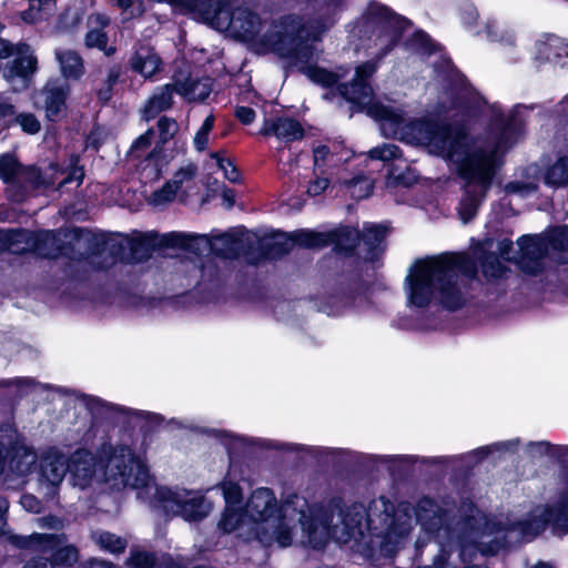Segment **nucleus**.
Instances as JSON below:
<instances>
[{"mask_svg": "<svg viewBox=\"0 0 568 568\" xmlns=\"http://www.w3.org/2000/svg\"><path fill=\"white\" fill-rule=\"evenodd\" d=\"M376 69L377 62L374 61L358 65L353 81L338 87L339 93L346 100L365 106L367 114L379 122L385 136L426 145L432 153L454 162L464 180L459 215L464 223L469 222L491 186L501 164V153L510 146L511 135L519 130L515 115L507 122L504 119L498 120L496 138L470 148L468 138L458 129L424 120L406 123L399 110L372 102V88L367 81Z\"/></svg>", "mask_w": 568, "mask_h": 568, "instance_id": "nucleus-1", "label": "nucleus"}, {"mask_svg": "<svg viewBox=\"0 0 568 568\" xmlns=\"http://www.w3.org/2000/svg\"><path fill=\"white\" fill-rule=\"evenodd\" d=\"M476 263L465 254L444 253L417 260L406 276L410 305L425 307L437 300L444 307L456 310L466 302V285L460 276L473 278Z\"/></svg>", "mask_w": 568, "mask_h": 568, "instance_id": "nucleus-2", "label": "nucleus"}, {"mask_svg": "<svg viewBox=\"0 0 568 568\" xmlns=\"http://www.w3.org/2000/svg\"><path fill=\"white\" fill-rule=\"evenodd\" d=\"M334 17L324 20L303 22L296 14H285L272 21L261 42L272 51L291 60L311 81L323 87L335 84L339 75L325 69L311 65L315 57L314 41L326 32L333 24Z\"/></svg>", "mask_w": 568, "mask_h": 568, "instance_id": "nucleus-3", "label": "nucleus"}, {"mask_svg": "<svg viewBox=\"0 0 568 568\" xmlns=\"http://www.w3.org/2000/svg\"><path fill=\"white\" fill-rule=\"evenodd\" d=\"M452 513L453 509L444 508L427 497L422 498L415 508L416 521L426 532L435 535L442 552L438 556L440 564L446 561V557L455 544L460 545L463 554H465L468 544H474L485 555L496 554L504 545L497 538L486 540L487 537L495 534L494 523H486L483 531H479L475 528L478 519L474 516L455 523Z\"/></svg>", "mask_w": 568, "mask_h": 568, "instance_id": "nucleus-4", "label": "nucleus"}, {"mask_svg": "<svg viewBox=\"0 0 568 568\" xmlns=\"http://www.w3.org/2000/svg\"><path fill=\"white\" fill-rule=\"evenodd\" d=\"M300 514V525L306 535V542L313 548H322L333 538L337 542H347L364 536L366 526V507L353 504L337 513L334 521L333 513L322 507H310L303 497H293L285 506L290 514L291 507Z\"/></svg>", "mask_w": 568, "mask_h": 568, "instance_id": "nucleus-5", "label": "nucleus"}, {"mask_svg": "<svg viewBox=\"0 0 568 568\" xmlns=\"http://www.w3.org/2000/svg\"><path fill=\"white\" fill-rule=\"evenodd\" d=\"M293 497L298 496H288L281 507L274 493L266 487L255 489L248 497L245 505L248 529L262 545L268 547L276 544L280 547H287L292 544L291 523H300V514L293 506L290 514H286L284 508Z\"/></svg>", "mask_w": 568, "mask_h": 568, "instance_id": "nucleus-6", "label": "nucleus"}, {"mask_svg": "<svg viewBox=\"0 0 568 568\" xmlns=\"http://www.w3.org/2000/svg\"><path fill=\"white\" fill-rule=\"evenodd\" d=\"M366 526L372 535L381 538V548L390 552L412 530L409 507L395 508L392 501L378 497L366 507Z\"/></svg>", "mask_w": 568, "mask_h": 568, "instance_id": "nucleus-7", "label": "nucleus"}, {"mask_svg": "<svg viewBox=\"0 0 568 568\" xmlns=\"http://www.w3.org/2000/svg\"><path fill=\"white\" fill-rule=\"evenodd\" d=\"M550 524L556 535H565L568 532V504H562L560 507L547 508L537 507L532 510L528 518L517 523L503 525L501 523H494L493 527L496 528L495 534L497 539L501 540L505 547L518 539L530 540L538 536L546 526Z\"/></svg>", "mask_w": 568, "mask_h": 568, "instance_id": "nucleus-8", "label": "nucleus"}, {"mask_svg": "<svg viewBox=\"0 0 568 568\" xmlns=\"http://www.w3.org/2000/svg\"><path fill=\"white\" fill-rule=\"evenodd\" d=\"M101 480L111 488L134 489L149 487L150 475L145 465L128 446L110 447L100 462Z\"/></svg>", "mask_w": 568, "mask_h": 568, "instance_id": "nucleus-9", "label": "nucleus"}, {"mask_svg": "<svg viewBox=\"0 0 568 568\" xmlns=\"http://www.w3.org/2000/svg\"><path fill=\"white\" fill-rule=\"evenodd\" d=\"M408 20L390 12L386 7L371 3L364 24L365 33L375 48L377 61L382 60L397 43L402 32L408 27Z\"/></svg>", "mask_w": 568, "mask_h": 568, "instance_id": "nucleus-10", "label": "nucleus"}, {"mask_svg": "<svg viewBox=\"0 0 568 568\" xmlns=\"http://www.w3.org/2000/svg\"><path fill=\"white\" fill-rule=\"evenodd\" d=\"M153 498L165 513L180 516L187 521L202 520L212 510V503L197 490L155 487Z\"/></svg>", "mask_w": 568, "mask_h": 568, "instance_id": "nucleus-11", "label": "nucleus"}, {"mask_svg": "<svg viewBox=\"0 0 568 568\" xmlns=\"http://www.w3.org/2000/svg\"><path fill=\"white\" fill-rule=\"evenodd\" d=\"M53 171V175L50 181H47L41 173L34 168H26L18 172L14 181L10 184L9 192L10 196L17 201L21 202L24 200L27 194L30 191L37 190L42 185H51L58 183V187H62L67 184L75 182V185H80L83 178L84 172L81 168L74 166L72 170L64 175L63 171L58 170L57 166H51Z\"/></svg>", "mask_w": 568, "mask_h": 568, "instance_id": "nucleus-12", "label": "nucleus"}, {"mask_svg": "<svg viewBox=\"0 0 568 568\" xmlns=\"http://www.w3.org/2000/svg\"><path fill=\"white\" fill-rule=\"evenodd\" d=\"M63 535L32 534L21 539L20 546L34 552L49 555L54 565L71 566L78 560V550L73 546H62Z\"/></svg>", "mask_w": 568, "mask_h": 568, "instance_id": "nucleus-13", "label": "nucleus"}, {"mask_svg": "<svg viewBox=\"0 0 568 568\" xmlns=\"http://www.w3.org/2000/svg\"><path fill=\"white\" fill-rule=\"evenodd\" d=\"M297 241L307 248H320L331 244L345 253H351L361 244V234L357 230L343 227L328 233H316L312 231H302L297 236Z\"/></svg>", "mask_w": 568, "mask_h": 568, "instance_id": "nucleus-14", "label": "nucleus"}, {"mask_svg": "<svg viewBox=\"0 0 568 568\" xmlns=\"http://www.w3.org/2000/svg\"><path fill=\"white\" fill-rule=\"evenodd\" d=\"M16 55L13 61L4 72L8 81L20 79L21 85H27V79L37 70V58L32 54L30 47L20 43L13 45L4 39H0V59H7Z\"/></svg>", "mask_w": 568, "mask_h": 568, "instance_id": "nucleus-15", "label": "nucleus"}, {"mask_svg": "<svg viewBox=\"0 0 568 568\" xmlns=\"http://www.w3.org/2000/svg\"><path fill=\"white\" fill-rule=\"evenodd\" d=\"M263 20L248 7H236L226 18L225 28L235 38L244 41L254 40L261 32Z\"/></svg>", "mask_w": 568, "mask_h": 568, "instance_id": "nucleus-16", "label": "nucleus"}, {"mask_svg": "<svg viewBox=\"0 0 568 568\" xmlns=\"http://www.w3.org/2000/svg\"><path fill=\"white\" fill-rule=\"evenodd\" d=\"M519 253L514 257L519 268L527 274H537L544 267L547 243L537 236H523L518 242Z\"/></svg>", "mask_w": 568, "mask_h": 568, "instance_id": "nucleus-17", "label": "nucleus"}, {"mask_svg": "<svg viewBox=\"0 0 568 568\" xmlns=\"http://www.w3.org/2000/svg\"><path fill=\"white\" fill-rule=\"evenodd\" d=\"M70 93V85L62 80H50L37 94V103L41 104L50 121H55L65 111V101Z\"/></svg>", "mask_w": 568, "mask_h": 568, "instance_id": "nucleus-18", "label": "nucleus"}, {"mask_svg": "<svg viewBox=\"0 0 568 568\" xmlns=\"http://www.w3.org/2000/svg\"><path fill=\"white\" fill-rule=\"evenodd\" d=\"M68 471L72 485L81 489L89 487L95 479L101 480V471H97L95 457L85 449H79L71 455Z\"/></svg>", "mask_w": 568, "mask_h": 568, "instance_id": "nucleus-19", "label": "nucleus"}, {"mask_svg": "<svg viewBox=\"0 0 568 568\" xmlns=\"http://www.w3.org/2000/svg\"><path fill=\"white\" fill-rule=\"evenodd\" d=\"M232 0H190L184 9L194 12L202 21L216 30H223L230 16Z\"/></svg>", "mask_w": 568, "mask_h": 568, "instance_id": "nucleus-20", "label": "nucleus"}, {"mask_svg": "<svg viewBox=\"0 0 568 568\" xmlns=\"http://www.w3.org/2000/svg\"><path fill=\"white\" fill-rule=\"evenodd\" d=\"M176 93L187 101H204L211 93L210 78L193 79L189 73L179 71L173 75Z\"/></svg>", "mask_w": 568, "mask_h": 568, "instance_id": "nucleus-21", "label": "nucleus"}, {"mask_svg": "<svg viewBox=\"0 0 568 568\" xmlns=\"http://www.w3.org/2000/svg\"><path fill=\"white\" fill-rule=\"evenodd\" d=\"M261 134L274 135L278 140L292 142L301 140L304 136V130L298 121L288 116H277L264 120Z\"/></svg>", "mask_w": 568, "mask_h": 568, "instance_id": "nucleus-22", "label": "nucleus"}, {"mask_svg": "<svg viewBox=\"0 0 568 568\" xmlns=\"http://www.w3.org/2000/svg\"><path fill=\"white\" fill-rule=\"evenodd\" d=\"M65 456L55 449H50L41 458L40 476L41 479L55 487L59 486L68 473Z\"/></svg>", "mask_w": 568, "mask_h": 568, "instance_id": "nucleus-23", "label": "nucleus"}, {"mask_svg": "<svg viewBox=\"0 0 568 568\" xmlns=\"http://www.w3.org/2000/svg\"><path fill=\"white\" fill-rule=\"evenodd\" d=\"M162 59L152 47L139 45L130 58V68L144 79H151L162 70Z\"/></svg>", "mask_w": 568, "mask_h": 568, "instance_id": "nucleus-24", "label": "nucleus"}, {"mask_svg": "<svg viewBox=\"0 0 568 568\" xmlns=\"http://www.w3.org/2000/svg\"><path fill=\"white\" fill-rule=\"evenodd\" d=\"M176 92L174 81L160 87L148 100L143 114L145 120L155 118L159 113L170 109L173 104V93Z\"/></svg>", "mask_w": 568, "mask_h": 568, "instance_id": "nucleus-25", "label": "nucleus"}, {"mask_svg": "<svg viewBox=\"0 0 568 568\" xmlns=\"http://www.w3.org/2000/svg\"><path fill=\"white\" fill-rule=\"evenodd\" d=\"M9 469L19 476L29 474L37 462V454L24 445L16 444L8 448Z\"/></svg>", "mask_w": 568, "mask_h": 568, "instance_id": "nucleus-26", "label": "nucleus"}, {"mask_svg": "<svg viewBox=\"0 0 568 568\" xmlns=\"http://www.w3.org/2000/svg\"><path fill=\"white\" fill-rule=\"evenodd\" d=\"M55 60L60 65V71L65 79H80L84 73V62L81 55L73 50L57 49L54 51Z\"/></svg>", "mask_w": 568, "mask_h": 568, "instance_id": "nucleus-27", "label": "nucleus"}, {"mask_svg": "<svg viewBox=\"0 0 568 568\" xmlns=\"http://www.w3.org/2000/svg\"><path fill=\"white\" fill-rule=\"evenodd\" d=\"M247 519L246 510L242 513L234 506H226L219 526L224 532L230 534L239 531L241 536H247L250 538L254 536V534L248 529Z\"/></svg>", "mask_w": 568, "mask_h": 568, "instance_id": "nucleus-28", "label": "nucleus"}, {"mask_svg": "<svg viewBox=\"0 0 568 568\" xmlns=\"http://www.w3.org/2000/svg\"><path fill=\"white\" fill-rule=\"evenodd\" d=\"M296 232L293 235L285 233H275L272 236L261 240V247L265 250V254L270 257H278L292 250L295 244L304 246L300 243L296 236L301 233Z\"/></svg>", "mask_w": 568, "mask_h": 568, "instance_id": "nucleus-29", "label": "nucleus"}, {"mask_svg": "<svg viewBox=\"0 0 568 568\" xmlns=\"http://www.w3.org/2000/svg\"><path fill=\"white\" fill-rule=\"evenodd\" d=\"M387 229L382 225H366L364 226L363 234L361 235V243L366 247V255L374 257L376 251L379 248L384 237L386 236Z\"/></svg>", "mask_w": 568, "mask_h": 568, "instance_id": "nucleus-30", "label": "nucleus"}, {"mask_svg": "<svg viewBox=\"0 0 568 568\" xmlns=\"http://www.w3.org/2000/svg\"><path fill=\"white\" fill-rule=\"evenodd\" d=\"M92 538L101 549L112 554L123 552L126 547L125 539L109 531L93 532Z\"/></svg>", "mask_w": 568, "mask_h": 568, "instance_id": "nucleus-31", "label": "nucleus"}, {"mask_svg": "<svg viewBox=\"0 0 568 568\" xmlns=\"http://www.w3.org/2000/svg\"><path fill=\"white\" fill-rule=\"evenodd\" d=\"M568 182V159L561 158L545 174V183L561 186Z\"/></svg>", "mask_w": 568, "mask_h": 568, "instance_id": "nucleus-32", "label": "nucleus"}, {"mask_svg": "<svg viewBox=\"0 0 568 568\" xmlns=\"http://www.w3.org/2000/svg\"><path fill=\"white\" fill-rule=\"evenodd\" d=\"M213 251L224 257H233L240 253L241 243L231 234H224L214 240L212 244Z\"/></svg>", "mask_w": 568, "mask_h": 568, "instance_id": "nucleus-33", "label": "nucleus"}, {"mask_svg": "<svg viewBox=\"0 0 568 568\" xmlns=\"http://www.w3.org/2000/svg\"><path fill=\"white\" fill-rule=\"evenodd\" d=\"M121 75V68L114 65L108 70L106 78L103 80L101 87L98 89V97L102 102H108L112 98L113 88L119 81Z\"/></svg>", "mask_w": 568, "mask_h": 568, "instance_id": "nucleus-34", "label": "nucleus"}, {"mask_svg": "<svg viewBox=\"0 0 568 568\" xmlns=\"http://www.w3.org/2000/svg\"><path fill=\"white\" fill-rule=\"evenodd\" d=\"M178 191L179 189L171 181H168L161 189L150 195L149 203L155 206L171 203L175 199Z\"/></svg>", "mask_w": 568, "mask_h": 568, "instance_id": "nucleus-35", "label": "nucleus"}, {"mask_svg": "<svg viewBox=\"0 0 568 568\" xmlns=\"http://www.w3.org/2000/svg\"><path fill=\"white\" fill-rule=\"evenodd\" d=\"M483 273L489 278H499L505 275L507 267L500 262L497 255L488 254L481 262Z\"/></svg>", "mask_w": 568, "mask_h": 568, "instance_id": "nucleus-36", "label": "nucleus"}, {"mask_svg": "<svg viewBox=\"0 0 568 568\" xmlns=\"http://www.w3.org/2000/svg\"><path fill=\"white\" fill-rule=\"evenodd\" d=\"M20 170V165L12 155L4 154L0 156V179L6 183L12 184Z\"/></svg>", "mask_w": 568, "mask_h": 568, "instance_id": "nucleus-37", "label": "nucleus"}, {"mask_svg": "<svg viewBox=\"0 0 568 568\" xmlns=\"http://www.w3.org/2000/svg\"><path fill=\"white\" fill-rule=\"evenodd\" d=\"M221 490L226 506H235L242 501L243 494L240 485L234 480L225 478L221 485Z\"/></svg>", "mask_w": 568, "mask_h": 568, "instance_id": "nucleus-38", "label": "nucleus"}, {"mask_svg": "<svg viewBox=\"0 0 568 568\" xmlns=\"http://www.w3.org/2000/svg\"><path fill=\"white\" fill-rule=\"evenodd\" d=\"M368 156L372 160H379L383 162L390 161L400 156V151L397 145L385 143L381 146H376L368 152Z\"/></svg>", "mask_w": 568, "mask_h": 568, "instance_id": "nucleus-39", "label": "nucleus"}, {"mask_svg": "<svg viewBox=\"0 0 568 568\" xmlns=\"http://www.w3.org/2000/svg\"><path fill=\"white\" fill-rule=\"evenodd\" d=\"M84 41L88 48H98L103 50L106 55H110L114 52V48H106L108 37L101 30L94 29L89 31L85 34Z\"/></svg>", "mask_w": 568, "mask_h": 568, "instance_id": "nucleus-40", "label": "nucleus"}, {"mask_svg": "<svg viewBox=\"0 0 568 568\" xmlns=\"http://www.w3.org/2000/svg\"><path fill=\"white\" fill-rule=\"evenodd\" d=\"M347 185L351 189L352 196L356 199L367 197L373 190V183L365 176H357L348 181Z\"/></svg>", "mask_w": 568, "mask_h": 568, "instance_id": "nucleus-41", "label": "nucleus"}, {"mask_svg": "<svg viewBox=\"0 0 568 568\" xmlns=\"http://www.w3.org/2000/svg\"><path fill=\"white\" fill-rule=\"evenodd\" d=\"M158 129L160 132L159 143L164 144L174 136L179 126L175 120L168 116H162L158 121Z\"/></svg>", "mask_w": 568, "mask_h": 568, "instance_id": "nucleus-42", "label": "nucleus"}, {"mask_svg": "<svg viewBox=\"0 0 568 568\" xmlns=\"http://www.w3.org/2000/svg\"><path fill=\"white\" fill-rule=\"evenodd\" d=\"M214 125V118L213 115H209L197 133L194 136V145L199 151H203L206 148L207 141H209V133L213 129Z\"/></svg>", "mask_w": 568, "mask_h": 568, "instance_id": "nucleus-43", "label": "nucleus"}, {"mask_svg": "<svg viewBox=\"0 0 568 568\" xmlns=\"http://www.w3.org/2000/svg\"><path fill=\"white\" fill-rule=\"evenodd\" d=\"M314 179L308 183L306 189V193L310 196H317L322 194L329 185V179L326 174H321L320 172L315 173L313 171Z\"/></svg>", "mask_w": 568, "mask_h": 568, "instance_id": "nucleus-44", "label": "nucleus"}, {"mask_svg": "<svg viewBox=\"0 0 568 568\" xmlns=\"http://www.w3.org/2000/svg\"><path fill=\"white\" fill-rule=\"evenodd\" d=\"M217 161L219 168L224 172V176L232 183L240 181V173L236 166L229 160L221 158L219 153L212 155Z\"/></svg>", "mask_w": 568, "mask_h": 568, "instance_id": "nucleus-45", "label": "nucleus"}, {"mask_svg": "<svg viewBox=\"0 0 568 568\" xmlns=\"http://www.w3.org/2000/svg\"><path fill=\"white\" fill-rule=\"evenodd\" d=\"M314 165L313 170L315 173L320 172L321 174L325 173V165L331 156V152L328 146L326 145H320L314 149Z\"/></svg>", "mask_w": 568, "mask_h": 568, "instance_id": "nucleus-46", "label": "nucleus"}, {"mask_svg": "<svg viewBox=\"0 0 568 568\" xmlns=\"http://www.w3.org/2000/svg\"><path fill=\"white\" fill-rule=\"evenodd\" d=\"M196 166L194 164H187L183 168H181L174 175L173 179L170 180L179 190L181 186L191 180L196 174Z\"/></svg>", "mask_w": 568, "mask_h": 568, "instance_id": "nucleus-47", "label": "nucleus"}, {"mask_svg": "<svg viewBox=\"0 0 568 568\" xmlns=\"http://www.w3.org/2000/svg\"><path fill=\"white\" fill-rule=\"evenodd\" d=\"M159 150H160V148H159V145H156L153 149V151L149 154V156L146 159V163L142 169V172L146 178L155 180L161 174V169L158 166V162H156V155L159 153Z\"/></svg>", "mask_w": 568, "mask_h": 568, "instance_id": "nucleus-48", "label": "nucleus"}, {"mask_svg": "<svg viewBox=\"0 0 568 568\" xmlns=\"http://www.w3.org/2000/svg\"><path fill=\"white\" fill-rule=\"evenodd\" d=\"M16 122L21 125L24 132L30 134H34L40 130V122L33 114L30 113L16 116Z\"/></svg>", "mask_w": 568, "mask_h": 568, "instance_id": "nucleus-49", "label": "nucleus"}, {"mask_svg": "<svg viewBox=\"0 0 568 568\" xmlns=\"http://www.w3.org/2000/svg\"><path fill=\"white\" fill-rule=\"evenodd\" d=\"M551 243L555 248H568V226L556 229L551 235Z\"/></svg>", "mask_w": 568, "mask_h": 568, "instance_id": "nucleus-50", "label": "nucleus"}, {"mask_svg": "<svg viewBox=\"0 0 568 568\" xmlns=\"http://www.w3.org/2000/svg\"><path fill=\"white\" fill-rule=\"evenodd\" d=\"M537 185L534 183H523V182H510L506 184L505 191L509 194L518 193L521 195L528 194L530 192L536 191Z\"/></svg>", "mask_w": 568, "mask_h": 568, "instance_id": "nucleus-51", "label": "nucleus"}, {"mask_svg": "<svg viewBox=\"0 0 568 568\" xmlns=\"http://www.w3.org/2000/svg\"><path fill=\"white\" fill-rule=\"evenodd\" d=\"M55 8V0H30V9L31 11L37 10L39 13V18L42 14L51 13Z\"/></svg>", "mask_w": 568, "mask_h": 568, "instance_id": "nucleus-52", "label": "nucleus"}, {"mask_svg": "<svg viewBox=\"0 0 568 568\" xmlns=\"http://www.w3.org/2000/svg\"><path fill=\"white\" fill-rule=\"evenodd\" d=\"M41 556L32 557L23 568H53L54 564L49 555L40 552Z\"/></svg>", "mask_w": 568, "mask_h": 568, "instance_id": "nucleus-53", "label": "nucleus"}, {"mask_svg": "<svg viewBox=\"0 0 568 568\" xmlns=\"http://www.w3.org/2000/svg\"><path fill=\"white\" fill-rule=\"evenodd\" d=\"M154 133L152 130H148L144 134L140 135L132 144L131 152L145 151L150 145Z\"/></svg>", "mask_w": 568, "mask_h": 568, "instance_id": "nucleus-54", "label": "nucleus"}, {"mask_svg": "<svg viewBox=\"0 0 568 568\" xmlns=\"http://www.w3.org/2000/svg\"><path fill=\"white\" fill-rule=\"evenodd\" d=\"M16 121V111L11 104L0 102V125L7 126Z\"/></svg>", "mask_w": 568, "mask_h": 568, "instance_id": "nucleus-55", "label": "nucleus"}, {"mask_svg": "<svg viewBox=\"0 0 568 568\" xmlns=\"http://www.w3.org/2000/svg\"><path fill=\"white\" fill-rule=\"evenodd\" d=\"M20 504H21V506H22L26 510H28V511H30V513H36V514H38V513H40V510H41V503H40V500H39L37 497H34V496H32V495H29V494L23 495V496L21 497V499H20Z\"/></svg>", "mask_w": 568, "mask_h": 568, "instance_id": "nucleus-56", "label": "nucleus"}, {"mask_svg": "<svg viewBox=\"0 0 568 568\" xmlns=\"http://www.w3.org/2000/svg\"><path fill=\"white\" fill-rule=\"evenodd\" d=\"M235 116L243 124H251L255 120V111L247 106H237L235 109Z\"/></svg>", "mask_w": 568, "mask_h": 568, "instance_id": "nucleus-57", "label": "nucleus"}, {"mask_svg": "<svg viewBox=\"0 0 568 568\" xmlns=\"http://www.w3.org/2000/svg\"><path fill=\"white\" fill-rule=\"evenodd\" d=\"M37 521L43 528L58 529L61 527V520L53 516L38 518Z\"/></svg>", "mask_w": 568, "mask_h": 568, "instance_id": "nucleus-58", "label": "nucleus"}, {"mask_svg": "<svg viewBox=\"0 0 568 568\" xmlns=\"http://www.w3.org/2000/svg\"><path fill=\"white\" fill-rule=\"evenodd\" d=\"M556 42H557L556 39H551L548 43L542 44L541 48L539 49V52L545 55L546 60H549V61L552 60V58L550 57V53H552L554 57L560 55V53L552 52L554 51L552 49H556V47H557Z\"/></svg>", "mask_w": 568, "mask_h": 568, "instance_id": "nucleus-59", "label": "nucleus"}, {"mask_svg": "<svg viewBox=\"0 0 568 568\" xmlns=\"http://www.w3.org/2000/svg\"><path fill=\"white\" fill-rule=\"evenodd\" d=\"M414 40L416 41V43L424 50L426 51H432L430 47H432V43H430V39L429 37L424 33V32H417L414 37Z\"/></svg>", "mask_w": 568, "mask_h": 568, "instance_id": "nucleus-60", "label": "nucleus"}, {"mask_svg": "<svg viewBox=\"0 0 568 568\" xmlns=\"http://www.w3.org/2000/svg\"><path fill=\"white\" fill-rule=\"evenodd\" d=\"M0 438H2V435H0ZM7 458H9L7 444L0 439V475L4 470Z\"/></svg>", "mask_w": 568, "mask_h": 568, "instance_id": "nucleus-61", "label": "nucleus"}, {"mask_svg": "<svg viewBox=\"0 0 568 568\" xmlns=\"http://www.w3.org/2000/svg\"><path fill=\"white\" fill-rule=\"evenodd\" d=\"M88 568H118V567L106 560L91 559L88 561Z\"/></svg>", "mask_w": 568, "mask_h": 568, "instance_id": "nucleus-62", "label": "nucleus"}, {"mask_svg": "<svg viewBox=\"0 0 568 568\" xmlns=\"http://www.w3.org/2000/svg\"><path fill=\"white\" fill-rule=\"evenodd\" d=\"M515 445H517V442H505V443H500V444H495V445H493L490 447L481 448L478 453L486 454V453H488L493 448H495V449H509V447L515 446Z\"/></svg>", "mask_w": 568, "mask_h": 568, "instance_id": "nucleus-63", "label": "nucleus"}, {"mask_svg": "<svg viewBox=\"0 0 568 568\" xmlns=\"http://www.w3.org/2000/svg\"><path fill=\"white\" fill-rule=\"evenodd\" d=\"M222 197H223L224 202L226 203L227 207H231L235 202L234 193L231 190H224L222 193Z\"/></svg>", "mask_w": 568, "mask_h": 568, "instance_id": "nucleus-64", "label": "nucleus"}]
</instances>
